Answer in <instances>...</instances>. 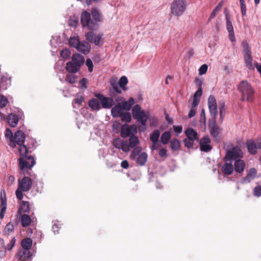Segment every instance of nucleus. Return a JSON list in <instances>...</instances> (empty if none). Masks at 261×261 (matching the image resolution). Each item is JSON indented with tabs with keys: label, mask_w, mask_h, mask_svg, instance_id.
I'll list each match as a JSON object with an SVG mask.
<instances>
[{
	"label": "nucleus",
	"mask_w": 261,
	"mask_h": 261,
	"mask_svg": "<svg viewBox=\"0 0 261 261\" xmlns=\"http://www.w3.org/2000/svg\"><path fill=\"white\" fill-rule=\"evenodd\" d=\"M209 127L211 135L215 138L216 140H217L220 133L219 127L214 122L213 123L209 124Z\"/></svg>",
	"instance_id": "19"
},
{
	"label": "nucleus",
	"mask_w": 261,
	"mask_h": 261,
	"mask_svg": "<svg viewBox=\"0 0 261 261\" xmlns=\"http://www.w3.org/2000/svg\"><path fill=\"white\" fill-rule=\"evenodd\" d=\"M160 136V132L158 129L153 131L150 135V140L152 143H157Z\"/></svg>",
	"instance_id": "33"
},
{
	"label": "nucleus",
	"mask_w": 261,
	"mask_h": 261,
	"mask_svg": "<svg viewBox=\"0 0 261 261\" xmlns=\"http://www.w3.org/2000/svg\"><path fill=\"white\" fill-rule=\"evenodd\" d=\"M25 136L21 130H17L13 137L11 138V142L9 145L12 148L16 147V144L19 146V153L20 158L18 159V168L20 173L25 175H28L33 177L30 171L35 164L36 162L33 156L29 155V150L27 147L24 145Z\"/></svg>",
	"instance_id": "1"
},
{
	"label": "nucleus",
	"mask_w": 261,
	"mask_h": 261,
	"mask_svg": "<svg viewBox=\"0 0 261 261\" xmlns=\"http://www.w3.org/2000/svg\"><path fill=\"white\" fill-rule=\"evenodd\" d=\"M111 85L116 92L118 93H121V90L119 89V88L118 86V85L116 82H111Z\"/></svg>",
	"instance_id": "55"
},
{
	"label": "nucleus",
	"mask_w": 261,
	"mask_h": 261,
	"mask_svg": "<svg viewBox=\"0 0 261 261\" xmlns=\"http://www.w3.org/2000/svg\"><path fill=\"white\" fill-rule=\"evenodd\" d=\"M96 97L100 100L103 108L109 109L115 105L114 99L111 97H106L101 94H98Z\"/></svg>",
	"instance_id": "11"
},
{
	"label": "nucleus",
	"mask_w": 261,
	"mask_h": 261,
	"mask_svg": "<svg viewBox=\"0 0 261 261\" xmlns=\"http://www.w3.org/2000/svg\"><path fill=\"white\" fill-rule=\"evenodd\" d=\"M119 117L123 122H129L132 120V116L129 112H123Z\"/></svg>",
	"instance_id": "41"
},
{
	"label": "nucleus",
	"mask_w": 261,
	"mask_h": 261,
	"mask_svg": "<svg viewBox=\"0 0 261 261\" xmlns=\"http://www.w3.org/2000/svg\"><path fill=\"white\" fill-rule=\"evenodd\" d=\"M33 244L32 239L30 238H27L23 239L21 242L22 248L29 249L31 248Z\"/></svg>",
	"instance_id": "30"
},
{
	"label": "nucleus",
	"mask_w": 261,
	"mask_h": 261,
	"mask_svg": "<svg viewBox=\"0 0 261 261\" xmlns=\"http://www.w3.org/2000/svg\"><path fill=\"white\" fill-rule=\"evenodd\" d=\"M8 122L12 127H15L18 122V116L15 114H10L8 116Z\"/></svg>",
	"instance_id": "26"
},
{
	"label": "nucleus",
	"mask_w": 261,
	"mask_h": 261,
	"mask_svg": "<svg viewBox=\"0 0 261 261\" xmlns=\"http://www.w3.org/2000/svg\"><path fill=\"white\" fill-rule=\"evenodd\" d=\"M159 154L162 158H166L167 157V150L165 148H161L159 150Z\"/></svg>",
	"instance_id": "56"
},
{
	"label": "nucleus",
	"mask_w": 261,
	"mask_h": 261,
	"mask_svg": "<svg viewBox=\"0 0 261 261\" xmlns=\"http://www.w3.org/2000/svg\"><path fill=\"white\" fill-rule=\"evenodd\" d=\"M180 146L179 141L177 139H173L170 142V147L173 150H178Z\"/></svg>",
	"instance_id": "37"
},
{
	"label": "nucleus",
	"mask_w": 261,
	"mask_h": 261,
	"mask_svg": "<svg viewBox=\"0 0 261 261\" xmlns=\"http://www.w3.org/2000/svg\"><path fill=\"white\" fill-rule=\"evenodd\" d=\"M257 174V170L255 168H251L247 172L246 176L242 179L243 184L249 183L253 180Z\"/></svg>",
	"instance_id": "17"
},
{
	"label": "nucleus",
	"mask_w": 261,
	"mask_h": 261,
	"mask_svg": "<svg viewBox=\"0 0 261 261\" xmlns=\"http://www.w3.org/2000/svg\"><path fill=\"white\" fill-rule=\"evenodd\" d=\"M123 109L121 105L119 103L112 108L111 109L112 115L114 117H119L123 112Z\"/></svg>",
	"instance_id": "22"
},
{
	"label": "nucleus",
	"mask_w": 261,
	"mask_h": 261,
	"mask_svg": "<svg viewBox=\"0 0 261 261\" xmlns=\"http://www.w3.org/2000/svg\"><path fill=\"white\" fill-rule=\"evenodd\" d=\"M202 93V88H198V89L194 93V97L199 98L201 97Z\"/></svg>",
	"instance_id": "60"
},
{
	"label": "nucleus",
	"mask_w": 261,
	"mask_h": 261,
	"mask_svg": "<svg viewBox=\"0 0 261 261\" xmlns=\"http://www.w3.org/2000/svg\"><path fill=\"white\" fill-rule=\"evenodd\" d=\"M238 90L241 94L242 101H252L254 100V90L248 82L241 81L238 86Z\"/></svg>",
	"instance_id": "3"
},
{
	"label": "nucleus",
	"mask_w": 261,
	"mask_h": 261,
	"mask_svg": "<svg viewBox=\"0 0 261 261\" xmlns=\"http://www.w3.org/2000/svg\"><path fill=\"white\" fill-rule=\"evenodd\" d=\"M147 154L146 152L141 153L138 155L137 159V163L140 166L144 165L147 161Z\"/></svg>",
	"instance_id": "28"
},
{
	"label": "nucleus",
	"mask_w": 261,
	"mask_h": 261,
	"mask_svg": "<svg viewBox=\"0 0 261 261\" xmlns=\"http://www.w3.org/2000/svg\"><path fill=\"white\" fill-rule=\"evenodd\" d=\"M225 162L222 166L221 170L225 175H230L234 171L233 166L231 162L230 163Z\"/></svg>",
	"instance_id": "18"
},
{
	"label": "nucleus",
	"mask_w": 261,
	"mask_h": 261,
	"mask_svg": "<svg viewBox=\"0 0 261 261\" xmlns=\"http://www.w3.org/2000/svg\"><path fill=\"white\" fill-rule=\"evenodd\" d=\"M76 49L78 51L84 55H87L90 51L91 45L86 41H81Z\"/></svg>",
	"instance_id": "15"
},
{
	"label": "nucleus",
	"mask_w": 261,
	"mask_h": 261,
	"mask_svg": "<svg viewBox=\"0 0 261 261\" xmlns=\"http://www.w3.org/2000/svg\"><path fill=\"white\" fill-rule=\"evenodd\" d=\"M1 213L5 214L7 210V198L5 191L1 192Z\"/></svg>",
	"instance_id": "25"
},
{
	"label": "nucleus",
	"mask_w": 261,
	"mask_h": 261,
	"mask_svg": "<svg viewBox=\"0 0 261 261\" xmlns=\"http://www.w3.org/2000/svg\"><path fill=\"white\" fill-rule=\"evenodd\" d=\"M79 38L75 36L71 37L69 40V44L71 47L76 48L80 43Z\"/></svg>",
	"instance_id": "36"
},
{
	"label": "nucleus",
	"mask_w": 261,
	"mask_h": 261,
	"mask_svg": "<svg viewBox=\"0 0 261 261\" xmlns=\"http://www.w3.org/2000/svg\"><path fill=\"white\" fill-rule=\"evenodd\" d=\"M72 62L77 65H79L81 68V66L84 63V57L79 54H74L72 56Z\"/></svg>",
	"instance_id": "21"
},
{
	"label": "nucleus",
	"mask_w": 261,
	"mask_h": 261,
	"mask_svg": "<svg viewBox=\"0 0 261 261\" xmlns=\"http://www.w3.org/2000/svg\"><path fill=\"white\" fill-rule=\"evenodd\" d=\"M113 145L116 148H121L125 152H127L129 151V148L127 146V140H123L122 141L120 138H116L114 140Z\"/></svg>",
	"instance_id": "13"
},
{
	"label": "nucleus",
	"mask_w": 261,
	"mask_h": 261,
	"mask_svg": "<svg viewBox=\"0 0 261 261\" xmlns=\"http://www.w3.org/2000/svg\"><path fill=\"white\" fill-rule=\"evenodd\" d=\"M20 209L23 213H29L30 212V203L28 201H22L20 203Z\"/></svg>",
	"instance_id": "38"
},
{
	"label": "nucleus",
	"mask_w": 261,
	"mask_h": 261,
	"mask_svg": "<svg viewBox=\"0 0 261 261\" xmlns=\"http://www.w3.org/2000/svg\"><path fill=\"white\" fill-rule=\"evenodd\" d=\"M217 105L216 100L214 95H211L208 99V106H215Z\"/></svg>",
	"instance_id": "49"
},
{
	"label": "nucleus",
	"mask_w": 261,
	"mask_h": 261,
	"mask_svg": "<svg viewBox=\"0 0 261 261\" xmlns=\"http://www.w3.org/2000/svg\"><path fill=\"white\" fill-rule=\"evenodd\" d=\"M233 169L238 173H242L245 168L246 164L245 162L241 159L236 160L234 162Z\"/></svg>",
	"instance_id": "16"
},
{
	"label": "nucleus",
	"mask_w": 261,
	"mask_h": 261,
	"mask_svg": "<svg viewBox=\"0 0 261 261\" xmlns=\"http://www.w3.org/2000/svg\"><path fill=\"white\" fill-rule=\"evenodd\" d=\"M197 108H191L188 114V117L191 118L196 115Z\"/></svg>",
	"instance_id": "58"
},
{
	"label": "nucleus",
	"mask_w": 261,
	"mask_h": 261,
	"mask_svg": "<svg viewBox=\"0 0 261 261\" xmlns=\"http://www.w3.org/2000/svg\"><path fill=\"white\" fill-rule=\"evenodd\" d=\"M76 76L73 74H68L65 77V81L71 84H74L76 82Z\"/></svg>",
	"instance_id": "40"
},
{
	"label": "nucleus",
	"mask_w": 261,
	"mask_h": 261,
	"mask_svg": "<svg viewBox=\"0 0 261 261\" xmlns=\"http://www.w3.org/2000/svg\"><path fill=\"white\" fill-rule=\"evenodd\" d=\"M71 55V51L68 48L63 49L60 52V55L64 59H68Z\"/></svg>",
	"instance_id": "44"
},
{
	"label": "nucleus",
	"mask_w": 261,
	"mask_h": 261,
	"mask_svg": "<svg viewBox=\"0 0 261 261\" xmlns=\"http://www.w3.org/2000/svg\"><path fill=\"white\" fill-rule=\"evenodd\" d=\"M150 125L151 126H154L156 125L158 122V119L155 117H151L149 119Z\"/></svg>",
	"instance_id": "62"
},
{
	"label": "nucleus",
	"mask_w": 261,
	"mask_h": 261,
	"mask_svg": "<svg viewBox=\"0 0 261 261\" xmlns=\"http://www.w3.org/2000/svg\"><path fill=\"white\" fill-rule=\"evenodd\" d=\"M134 103V99L130 97L129 98L128 101H123L121 106L123 108V110L129 111Z\"/></svg>",
	"instance_id": "31"
},
{
	"label": "nucleus",
	"mask_w": 261,
	"mask_h": 261,
	"mask_svg": "<svg viewBox=\"0 0 261 261\" xmlns=\"http://www.w3.org/2000/svg\"><path fill=\"white\" fill-rule=\"evenodd\" d=\"M83 101L82 96H78L73 100V103H77L79 106L82 105Z\"/></svg>",
	"instance_id": "57"
},
{
	"label": "nucleus",
	"mask_w": 261,
	"mask_h": 261,
	"mask_svg": "<svg viewBox=\"0 0 261 261\" xmlns=\"http://www.w3.org/2000/svg\"><path fill=\"white\" fill-rule=\"evenodd\" d=\"M185 146L188 148H192L193 146L194 142L193 140H190L189 138H186L184 140Z\"/></svg>",
	"instance_id": "47"
},
{
	"label": "nucleus",
	"mask_w": 261,
	"mask_h": 261,
	"mask_svg": "<svg viewBox=\"0 0 261 261\" xmlns=\"http://www.w3.org/2000/svg\"><path fill=\"white\" fill-rule=\"evenodd\" d=\"M246 144L248 152L251 154H256L257 149H261V137L255 140H248Z\"/></svg>",
	"instance_id": "7"
},
{
	"label": "nucleus",
	"mask_w": 261,
	"mask_h": 261,
	"mask_svg": "<svg viewBox=\"0 0 261 261\" xmlns=\"http://www.w3.org/2000/svg\"><path fill=\"white\" fill-rule=\"evenodd\" d=\"M211 140L207 136L201 138L199 143L200 150L204 152L211 151L212 149V146L209 144Z\"/></svg>",
	"instance_id": "14"
},
{
	"label": "nucleus",
	"mask_w": 261,
	"mask_h": 261,
	"mask_svg": "<svg viewBox=\"0 0 261 261\" xmlns=\"http://www.w3.org/2000/svg\"><path fill=\"white\" fill-rule=\"evenodd\" d=\"M199 102V98L194 97L191 108H197Z\"/></svg>",
	"instance_id": "61"
},
{
	"label": "nucleus",
	"mask_w": 261,
	"mask_h": 261,
	"mask_svg": "<svg viewBox=\"0 0 261 261\" xmlns=\"http://www.w3.org/2000/svg\"><path fill=\"white\" fill-rule=\"evenodd\" d=\"M14 229V226L13 224H12L11 222L8 223L5 228H4V233L5 234H9L11 232H12Z\"/></svg>",
	"instance_id": "45"
},
{
	"label": "nucleus",
	"mask_w": 261,
	"mask_h": 261,
	"mask_svg": "<svg viewBox=\"0 0 261 261\" xmlns=\"http://www.w3.org/2000/svg\"><path fill=\"white\" fill-rule=\"evenodd\" d=\"M31 256L32 253L29 249L22 248L18 253V256L21 261H26Z\"/></svg>",
	"instance_id": "20"
},
{
	"label": "nucleus",
	"mask_w": 261,
	"mask_h": 261,
	"mask_svg": "<svg viewBox=\"0 0 261 261\" xmlns=\"http://www.w3.org/2000/svg\"><path fill=\"white\" fill-rule=\"evenodd\" d=\"M89 106L94 110H98L100 108V103L97 99L93 98L89 102Z\"/></svg>",
	"instance_id": "35"
},
{
	"label": "nucleus",
	"mask_w": 261,
	"mask_h": 261,
	"mask_svg": "<svg viewBox=\"0 0 261 261\" xmlns=\"http://www.w3.org/2000/svg\"><path fill=\"white\" fill-rule=\"evenodd\" d=\"M121 124L118 121H115L114 122L113 125H112V128L116 132H118V131L119 130V129L121 128Z\"/></svg>",
	"instance_id": "54"
},
{
	"label": "nucleus",
	"mask_w": 261,
	"mask_h": 261,
	"mask_svg": "<svg viewBox=\"0 0 261 261\" xmlns=\"http://www.w3.org/2000/svg\"><path fill=\"white\" fill-rule=\"evenodd\" d=\"M128 83L127 79L126 76H123L120 77L118 84L120 88H121L123 90H125L126 89V88L125 86Z\"/></svg>",
	"instance_id": "39"
},
{
	"label": "nucleus",
	"mask_w": 261,
	"mask_h": 261,
	"mask_svg": "<svg viewBox=\"0 0 261 261\" xmlns=\"http://www.w3.org/2000/svg\"><path fill=\"white\" fill-rule=\"evenodd\" d=\"M139 143V140L138 138L134 134H132L130 136L129 139V143L128 144V147L129 148H134L137 147V146Z\"/></svg>",
	"instance_id": "27"
},
{
	"label": "nucleus",
	"mask_w": 261,
	"mask_h": 261,
	"mask_svg": "<svg viewBox=\"0 0 261 261\" xmlns=\"http://www.w3.org/2000/svg\"><path fill=\"white\" fill-rule=\"evenodd\" d=\"M80 84H81V86L82 87V88H84V89H86L87 88V79H85V78H83L81 81H80Z\"/></svg>",
	"instance_id": "64"
},
{
	"label": "nucleus",
	"mask_w": 261,
	"mask_h": 261,
	"mask_svg": "<svg viewBox=\"0 0 261 261\" xmlns=\"http://www.w3.org/2000/svg\"><path fill=\"white\" fill-rule=\"evenodd\" d=\"M136 133L137 127L135 125H129L124 124L121 126L120 135L121 137L125 138Z\"/></svg>",
	"instance_id": "9"
},
{
	"label": "nucleus",
	"mask_w": 261,
	"mask_h": 261,
	"mask_svg": "<svg viewBox=\"0 0 261 261\" xmlns=\"http://www.w3.org/2000/svg\"><path fill=\"white\" fill-rule=\"evenodd\" d=\"M243 156V152L242 150L238 147L236 146L233 147L227 151L226 156L224 160L225 161L240 159V158Z\"/></svg>",
	"instance_id": "8"
},
{
	"label": "nucleus",
	"mask_w": 261,
	"mask_h": 261,
	"mask_svg": "<svg viewBox=\"0 0 261 261\" xmlns=\"http://www.w3.org/2000/svg\"><path fill=\"white\" fill-rule=\"evenodd\" d=\"M60 228L59 224H55L52 226V230L55 234L59 233Z\"/></svg>",
	"instance_id": "63"
},
{
	"label": "nucleus",
	"mask_w": 261,
	"mask_h": 261,
	"mask_svg": "<svg viewBox=\"0 0 261 261\" xmlns=\"http://www.w3.org/2000/svg\"><path fill=\"white\" fill-rule=\"evenodd\" d=\"M253 195L256 197H259L261 195V186L258 185L254 188Z\"/></svg>",
	"instance_id": "50"
},
{
	"label": "nucleus",
	"mask_w": 261,
	"mask_h": 261,
	"mask_svg": "<svg viewBox=\"0 0 261 261\" xmlns=\"http://www.w3.org/2000/svg\"><path fill=\"white\" fill-rule=\"evenodd\" d=\"M102 20L99 12L96 9L91 10V14L86 11H84L81 16V22L83 27H87L90 30L98 29L99 23Z\"/></svg>",
	"instance_id": "2"
},
{
	"label": "nucleus",
	"mask_w": 261,
	"mask_h": 261,
	"mask_svg": "<svg viewBox=\"0 0 261 261\" xmlns=\"http://www.w3.org/2000/svg\"><path fill=\"white\" fill-rule=\"evenodd\" d=\"M243 51L245 54L251 53L249 45L246 41H243L242 43Z\"/></svg>",
	"instance_id": "46"
},
{
	"label": "nucleus",
	"mask_w": 261,
	"mask_h": 261,
	"mask_svg": "<svg viewBox=\"0 0 261 261\" xmlns=\"http://www.w3.org/2000/svg\"><path fill=\"white\" fill-rule=\"evenodd\" d=\"M32 179L29 176H24L21 179H19L17 189L15 191L16 198L21 200L23 197V193L29 191L32 188Z\"/></svg>",
	"instance_id": "4"
},
{
	"label": "nucleus",
	"mask_w": 261,
	"mask_h": 261,
	"mask_svg": "<svg viewBox=\"0 0 261 261\" xmlns=\"http://www.w3.org/2000/svg\"><path fill=\"white\" fill-rule=\"evenodd\" d=\"M80 69L79 65H77L74 63L69 61L66 63V69L70 73H75Z\"/></svg>",
	"instance_id": "23"
},
{
	"label": "nucleus",
	"mask_w": 261,
	"mask_h": 261,
	"mask_svg": "<svg viewBox=\"0 0 261 261\" xmlns=\"http://www.w3.org/2000/svg\"><path fill=\"white\" fill-rule=\"evenodd\" d=\"M15 238L14 237L11 240L10 243L8 244L6 247H4L6 250H11L15 246Z\"/></svg>",
	"instance_id": "52"
},
{
	"label": "nucleus",
	"mask_w": 261,
	"mask_h": 261,
	"mask_svg": "<svg viewBox=\"0 0 261 261\" xmlns=\"http://www.w3.org/2000/svg\"><path fill=\"white\" fill-rule=\"evenodd\" d=\"M186 8V0H173L170 4L171 13L175 16H180L184 13Z\"/></svg>",
	"instance_id": "5"
},
{
	"label": "nucleus",
	"mask_w": 261,
	"mask_h": 261,
	"mask_svg": "<svg viewBox=\"0 0 261 261\" xmlns=\"http://www.w3.org/2000/svg\"><path fill=\"white\" fill-rule=\"evenodd\" d=\"M21 225L23 227H27L31 224V219L30 217L27 214H23L20 218Z\"/></svg>",
	"instance_id": "29"
},
{
	"label": "nucleus",
	"mask_w": 261,
	"mask_h": 261,
	"mask_svg": "<svg viewBox=\"0 0 261 261\" xmlns=\"http://www.w3.org/2000/svg\"><path fill=\"white\" fill-rule=\"evenodd\" d=\"M171 137V134L169 132L166 131L162 134L161 137V142L163 144H167Z\"/></svg>",
	"instance_id": "34"
},
{
	"label": "nucleus",
	"mask_w": 261,
	"mask_h": 261,
	"mask_svg": "<svg viewBox=\"0 0 261 261\" xmlns=\"http://www.w3.org/2000/svg\"><path fill=\"white\" fill-rule=\"evenodd\" d=\"M240 3L241 13L243 16L246 15V8L245 4V0L239 1Z\"/></svg>",
	"instance_id": "48"
},
{
	"label": "nucleus",
	"mask_w": 261,
	"mask_h": 261,
	"mask_svg": "<svg viewBox=\"0 0 261 261\" xmlns=\"http://www.w3.org/2000/svg\"><path fill=\"white\" fill-rule=\"evenodd\" d=\"M208 108L212 117L215 119L218 113L217 106L215 105L208 106Z\"/></svg>",
	"instance_id": "43"
},
{
	"label": "nucleus",
	"mask_w": 261,
	"mask_h": 261,
	"mask_svg": "<svg viewBox=\"0 0 261 261\" xmlns=\"http://www.w3.org/2000/svg\"><path fill=\"white\" fill-rule=\"evenodd\" d=\"M245 63L246 66L250 69H253V66L252 64V57L251 56V53L245 54L244 55Z\"/></svg>",
	"instance_id": "32"
},
{
	"label": "nucleus",
	"mask_w": 261,
	"mask_h": 261,
	"mask_svg": "<svg viewBox=\"0 0 261 261\" xmlns=\"http://www.w3.org/2000/svg\"><path fill=\"white\" fill-rule=\"evenodd\" d=\"M141 150L142 148L140 147H134L130 154V158H132V159L135 160L137 156L138 155L139 153L141 152Z\"/></svg>",
	"instance_id": "42"
},
{
	"label": "nucleus",
	"mask_w": 261,
	"mask_h": 261,
	"mask_svg": "<svg viewBox=\"0 0 261 261\" xmlns=\"http://www.w3.org/2000/svg\"><path fill=\"white\" fill-rule=\"evenodd\" d=\"M208 66L206 64H203L200 66L199 69V74L200 75H202L205 74L207 70Z\"/></svg>",
	"instance_id": "51"
},
{
	"label": "nucleus",
	"mask_w": 261,
	"mask_h": 261,
	"mask_svg": "<svg viewBox=\"0 0 261 261\" xmlns=\"http://www.w3.org/2000/svg\"><path fill=\"white\" fill-rule=\"evenodd\" d=\"M85 39L88 43H92L95 45H99L101 42L102 36L100 34L96 35L93 32L90 31L86 33Z\"/></svg>",
	"instance_id": "10"
},
{
	"label": "nucleus",
	"mask_w": 261,
	"mask_h": 261,
	"mask_svg": "<svg viewBox=\"0 0 261 261\" xmlns=\"http://www.w3.org/2000/svg\"><path fill=\"white\" fill-rule=\"evenodd\" d=\"M185 133L187 138L190 140H193L194 141L198 140L197 133L194 129L189 128L186 130Z\"/></svg>",
	"instance_id": "24"
},
{
	"label": "nucleus",
	"mask_w": 261,
	"mask_h": 261,
	"mask_svg": "<svg viewBox=\"0 0 261 261\" xmlns=\"http://www.w3.org/2000/svg\"><path fill=\"white\" fill-rule=\"evenodd\" d=\"M225 19L226 21V28L229 33V38L231 42L236 41V38L233 30V27L230 19L228 12L225 13Z\"/></svg>",
	"instance_id": "12"
},
{
	"label": "nucleus",
	"mask_w": 261,
	"mask_h": 261,
	"mask_svg": "<svg viewBox=\"0 0 261 261\" xmlns=\"http://www.w3.org/2000/svg\"><path fill=\"white\" fill-rule=\"evenodd\" d=\"M132 115L134 119H136L143 126L145 127L148 115L145 113V111L141 110V108L139 105H136L132 109Z\"/></svg>",
	"instance_id": "6"
},
{
	"label": "nucleus",
	"mask_w": 261,
	"mask_h": 261,
	"mask_svg": "<svg viewBox=\"0 0 261 261\" xmlns=\"http://www.w3.org/2000/svg\"><path fill=\"white\" fill-rule=\"evenodd\" d=\"M5 136L6 138H10V142H11V138L14 137V136H13V134H12L11 130L9 128L6 129V130Z\"/></svg>",
	"instance_id": "59"
},
{
	"label": "nucleus",
	"mask_w": 261,
	"mask_h": 261,
	"mask_svg": "<svg viewBox=\"0 0 261 261\" xmlns=\"http://www.w3.org/2000/svg\"><path fill=\"white\" fill-rule=\"evenodd\" d=\"M86 65L88 67L89 72L93 71V65L92 60L90 59H87L86 61Z\"/></svg>",
	"instance_id": "53"
}]
</instances>
